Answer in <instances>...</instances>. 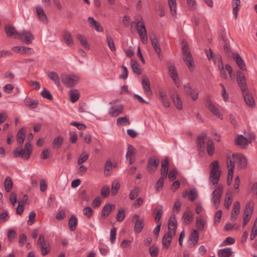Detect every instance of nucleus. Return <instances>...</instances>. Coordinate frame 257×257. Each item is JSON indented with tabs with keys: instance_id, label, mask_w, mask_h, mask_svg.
Here are the masks:
<instances>
[{
	"instance_id": "052dcab7",
	"label": "nucleus",
	"mask_w": 257,
	"mask_h": 257,
	"mask_svg": "<svg viewBox=\"0 0 257 257\" xmlns=\"http://www.w3.org/2000/svg\"><path fill=\"white\" fill-rule=\"evenodd\" d=\"M120 187V184L118 182H113L111 187L112 195H115Z\"/></svg>"
},
{
	"instance_id": "6e6552de",
	"label": "nucleus",
	"mask_w": 257,
	"mask_h": 257,
	"mask_svg": "<svg viewBox=\"0 0 257 257\" xmlns=\"http://www.w3.org/2000/svg\"><path fill=\"white\" fill-rule=\"evenodd\" d=\"M236 81L241 91L248 89L246 86V79L244 74L241 71L236 74Z\"/></svg>"
},
{
	"instance_id": "b1692460",
	"label": "nucleus",
	"mask_w": 257,
	"mask_h": 257,
	"mask_svg": "<svg viewBox=\"0 0 257 257\" xmlns=\"http://www.w3.org/2000/svg\"><path fill=\"white\" fill-rule=\"evenodd\" d=\"M183 57L184 62L190 69L194 66L193 59L190 51L183 53Z\"/></svg>"
},
{
	"instance_id": "cd10ccee",
	"label": "nucleus",
	"mask_w": 257,
	"mask_h": 257,
	"mask_svg": "<svg viewBox=\"0 0 257 257\" xmlns=\"http://www.w3.org/2000/svg\"><path fill=\"white\" fill-rule=\"evenodd\" d=\"M12 49L15 52H20L22 54H30L33 52L31 48L26 47L15 46L12 47Z\"/></svg>"
},
{
	"instance_id": "473e14b6",
	"label": "nucleus",
	"mask_w": 257,
	"mask_h": 257,
	"mask_svg": "<svg viewBox=\"0 0 257 257\" xmlns=\"http://www.w3.org/2000/svg\"><path fill=\"white\" fill-rule=\"evenodd\" d=\"M70 100L71 102L74 103L79 98V93L76 89H71L69 91Z\"/></svg>"
},
{
	"instance_id": "393cba45",
	"label": "nucleus",
	"mask_w": 257,
	"mask_h": 257,
	"mask_svg": "<svg viewBox=\"0 0 257 257\" xmlns=\"http://www.w3.org/2000/svg\"><path fill=\"white\" fill-rule=\"evenodd\" d=\"M5 31L8 37H14L15 38L18 39L16 36H19L20 33L16 30L15 28L10 25H7L5 27Z\"/></svg>"
},
{
	"instance_id": "dca6fc26",
	"label": "nucleus",
	"mask_w": 257,
	"mask_h": 257,
	"mask_svg": "<svg viewBox=\"0 0 257 257\" xmlns=\"http://www.w3.org/2000/svg\"><path fill=\"white\" fill-rule=\"evenodd\" d=\"M133 219L136 220L134 231L136 233H140L144 227V220L140 219V216L136 214L134 216Z\"/></svg>"
},
{
	"instance_id": "f3484780",
	"label": "nucleus",
	"mask_w": 257,
	"mask_h": 257,
	"mask_svg": "<svg viewBox=\"0 0 257 257\" xmlns=\"http://www.w3.org/2000/svg\"><path fill=\"white\" fill-rule=\"evenodd\" d=\"M177 228V221L175 215H172L169 219L168 231H173L174 234H176Z\"/></svg>"
},
{
	"instance_id": "338daca9",
	"label": "nucleus",
	"mask_w": 257,
	"mask_h": 257,
	"mask_svg": "<svg viewBox=\"0 0 257 257\" xmlns=\"http://www.w3.org/2000/svg\"><path fill=\"white\" fill-rule=\"evenodd\" d=\"M116 228L113 227L110 232V240L112 244L114 243L116 239Z\"/></svg>"
},
{
	"instance_id": "8fccbe9b",
	"label": "nucleus",
	"mask_w": 257,
	"mask_h": 257,
	"mask_svg": "<svg viewBox=\"0 0 257 257\" xmlns=\"http://www.w3.org/2000/svg\"><path fill=\"white\" fill-rule=\"evenodd\" d=\"M117 123L120 125H125L126 124H129L130 121L126 116L120 117L117 119Z\"/></svg>"
},
{
	"instance_id": "bb28decb",
	"label": "nucleus",
	"mask_w": 257,
	"mask_h": 257,
	"mask_svg": "<svg viewBox=\"0 0 257 257\" xmlns=\"http://www.w3.org/2000/svg\"><path fill=\"white\" fill-rule=\"evenodd\" d=\"M168 173V161L167 159L162 161L161 177L166 178Z\"/></svg>"
},
{
	"instance_id": "5fc2aeb1",
	"label": "nucleus",
	"mask_w": 257,
	"mask_h": 257,
	"mask_svg": "<svg viewBox=\"0 0 257 257\" xmlns=\"http://www.w3.org/2000/svg\"><path fill=\"white\" fill-rule=\"evenodd\" d=\"M165 179V178H163L162 177H161L159 179L155 186L156 191L159 192L162 189Z\"/></svg>"
},
{
	"instance_id": "13d9d810",
	"label": "nucleus",
	"mask_w": 257,
	"mask_h": 257,
	"mask_svg": "<svg viewBox=\"0 0 257 257\" xmlns=\"http://www.w3.org/2000/svg\"><path fill=\"white\" fill-rule=\"evenodd\" d=\"M198 197V193L195 189H191L188 193L189 200L193 201Z\"/></svg>"
},
{
	"instance_id": "774afa93",
	"label": "nucleus",
	"mask_w": 257,
	"mask_h": 257,
	"mask_svg": "<svg viewBox=\"0 0 257 257\" xmlns=\"http://www.w3.org/2000/svg\"><path fill=\"white\" fill-rule=\"evenodd\" d=\"M109 194V188L108 186L103 187L101 191V195L103 198H106Z\"/></svg>"
},
{
	"instance_id": "0eeeda50",
	"label": "nucleus",
	"mask_w": 257,
	"mask_h": 257,
	"mask_svg": "<svg viewBox=\"0 0 257 257\" xmlns=\"http://www.w3.org/2000/svg\"><path fill=\"white\" fill-rule=\"evenodd\" d=\"M136 27L137 30L142 43L144 44H147L148 43V37L145 23H142L140 25L136 26Z\"/></svg>"
},
{
	"instance_id": "9d476101",
	"label": "nucleus",
	"mask_w": 257,
	"mask_h": 257,
	"mask_svg": "<svg viewBox=\"0 0 257 257\" xmlns=\"http://www.w3.org/2000/svg\"><path fill=\"white\" fill-rule=\"evenodd\" d=\"M206 106L212 112V113L217 117L222 119V114L219 112L218 109L212 103L211 101L208 99L206 101Z\"/></svg>"
},
{
	"instance_id": "4468645a",
	"label": "nucleus",
	"mask_w": 257,
	"mask_h": 257,
	"mask_svg": "<svg viewBox=\"0 0 257 257\" xmlns=\"http://www.w3.org/2000/svg\"><path fill=\"white\" fill-rule=\"evenodd\" d=\"M160 161L158 159L155 158H151L148 160L147 164V169L149 171L154 172L156 171Z\"/></svg>"
},
{
	"instance_id": "864d4df0",
	"label": "nucleus",
	"mask_w": 257,
	"mask_h": 257,
	"mask_svg": "<svg viewBox=\"0 0 257 257\" xmlns=\"http://www.w3.org/2000/svg\"><path fill=\"white\" fill-rule=\"evenodd\" d=\"M140 192V189L138 187H135L130 193L129 197L131 200H134L138 197Z\"/></svg>"
},
{
	"instance_id": "4d7b16f0",
	"label": "nucleus",
	"mask_w": 257,
	"mask_h": 257,
	"mask_svg": "<svg viewBox=\"0 0 257 257\" xmlns=\"http://www.w3.org/2000/svg\"><path fill=\"white\" fill-rule=\"evenodd\" d=\"M26 104L27 106L31 108H36L38 104V101L37 100H33L31 99H28L26 101Z\"/></svg>"
},
{
	"instance_id": "a19ab883",
	"label": "nucleus",
	"mask_w": 257,
	"mask_h": 257,
	"mask_svg": "<svg viewBox=\"0 0 257 257\" xmlns=\"http://www.w3.org/2000/svg\"><path fill=\"white\" fill-rule=\"evenodd\" d=\"M112 207H114V205L110 204H106L103 207L102 215L104 217H107L109 215L110 213L111 212Z\"/></svg>"
},
{
	"instance_id": "f704fd0d",
	"label": "nucleus",
	"mask_w": 257,
	"mask_h": 257,
	"mask_svg": "<svg viewBox=\"0 0 257 257\" xmlns=\"http://www.w3.org/2000/svg\"><path fill=\"white\" fill-rule=\"evenodd\" d=\"M232 6L233 8V14L235 19L237 17L238 12L240 9V1L239 0H232Z\"/></svg>"
},
{
	"instance_id": "aec40b11",
	"label": "nucleus",
	"mask_w": 257,
	"mask_h": 257,
	"mask_svg": "<svg viewBox=\"0 0 257 257\" xmlns=\"http://www.w3.org/2000/svg\"><path fill=\"white\" fill-rule=\"evenodd\" d=\"M36 13L39 20L44 23H47L48 22L47 16L44 11L43 8L41 6H36Z\"/></svg>"
},
{
	"instance_id": "6ab92c4d",
	"label": "nucleus",
	"mask_w": 257,
	"mask_h": 257,
	"mask_svg": "<svg viewBox=\"0 0 257 257\" xmlns=\"http://www.w3.org/2000/svg\"><path fill=\"white\" fill-rule=\"evenodd\" d=\"M123 109V106L119 104L116 106H113L109 109L108 113L112 117H116L121 113Z\"/></svg>"
},
{
	"instance_id": "7ed1b4c3",
	"label": "nucleus",
	"mask_w": 257,
	"mask_h": 257,
	"mask_svg": "<svg viewBox=\"0 0 257 257\" xmlns=\"http://www.w3.org/2000/svg\"><path fill=\"white\" fill-rule=\"evenodd\" d=\"M222 193L223 186L221 184H218L211 195V201L216 208L220 202Z\"/></svg>"
},
{
	"instance_id": "f03ea898",
	"label": "nucleus",
	"mask_w": 257,
	"mask_h": 257,
	"mask_svg": "<svg viewBox=\"0 0 257 257\" xmlns=\"http://www.w3.org/2000/svg\"><path fill=\"white\" fill-rule=\"evenodd\" d=\"M62 83L67 87H73L77 84L80 80L79 76L72 75H69L65 73L61 75Z\"/></svg>"
},
{
	"instance_id": "79ce46f5",
	"label": "nucleus",
	"mask_w": 257,
	"mask_h": 257,
	"mask_svg": "<svg viewBox=\"0 0 257 257\" xmlns=\"http://www.w3.org/2000/svg\"><path fill=\"white\" fill-rule=\"evenodd\" d=\"M25 151H26V153L24 157L25 159L28 160L30 158L33 151V147L30 142L25 144Z\"/></svg>"
},
{
	"instance_id": "3c124183",
	"label": "nucleus",
	"mask_w": 257,
	"mask_h": 257,
	"mask_svg": "<svg viewBox=\"0 0 257 257\" xmlns=\"http://www.w3.org/2000/svg\"><path fill=\"white\" fill-rule=\"evenodd\" d=\"M173 101L178 109L181 110L183 108L182 101L178 94H177L176 97H174Z\"/></svg>"
},
{
	"instance_id": "1a4fd4ad",
	"label": "nucleus",
	"mask_w": 257,
	"mask_h": 257,
	"mask_svg": "<svg viewBox=\"0 0 257 257\" xmlns=\"http://www.w3.org/2000/svg\"><path fill=\"white\" fill-rule=\"evenodd\" d=\"M242 92L244 101L246 104L251 107H254V99L252 95V94L249 92V90L246 89L244 91H242Z\"/></svg>"
},
{
	"instance_id": "4c0bfd02",
	"label": "nucleus",
	"mask_w": 257,
	"mask_h": 257,
	"mask_svg": "<svg viewBox=\"0 0 257 257\" xmlns=\"http://www.w3.org/2000/svg\"><path fill=\"white\" fill-rule=\"evenodd\" d=\"M235 163V161L234 158H233V154L231 157H228L227 158V168L228 169V172H233V169L234 168V165Z\"/></svg>"
},
{
	"instance_id": "bf43d9fd",
	"label": "nucleus",
	"mask_w": 257,
	"mask_h": 257,
	"mask_svg": "<svg viewBox=\"0 0 257 257\" xmlns=\"http://www.w3.org/2000/svg\"><path fill=\"white\" fill-rule=\"evenodd\" d=\"M63 143V139L62 138L58 137L54 140L53 144L54 148H59Z\"/></svg>"
},
{
	"instance_id": "f257e3e1",
	"label": "nucleus",
	"mask_w": 257,
	"mask_h": 257,
	"mask_svg": "<svg viewBox=\"0 0 257 257\" xmlns=\"http://www.w3.org/2000/svg\"><path fill=\"white\" fill-rule=\"evenodd\" d=\"M211 169L209 180L213 184H217L219 180L221 172L219 170V163L217 161H213L210 165Z\"/></svg>"
},
{
	"instance_id": "f8f14e48",
	"label": "nucleus",
	"mask_w": 257,
	"mask_h": 257,
	"mask_svg": "<svg viewBox=\"0 0 257 257\" xmlns=\"http://www.w3.org/2000/svg\"><path fill=\"white\" fill-rule=\"evenodd\" d=\"M152 45L153 48L156 53L157 54L158 57L159 59H162L163 56L161 53V49L160 46L159 44L158 43V41L156 39L155 36L153 37L152 36L150 37Z\"/></svg>"
},
{
	"instance_id": "49530a36",
	"label": "nucleus",
	"mask_w": 257,
	"mask_h": 257,
	"mask_svg": "<svg viewBox=\"0 0 257 257\" xmlns=\"http://www.w3.org/2000/svg\"><path fill=\"white\" fill-rule=\"evenodd\" d=\"M106 42L110 49L112 51H115L116 50L113 40L109 35H106Z\"/></svg>"
},
{
	"instance_id": "ea45409f",
	"label": "nucleus",
	"mask_w": 257,
	"mask_h": 257,
	"mask_svg": "<svg viewBox=\"0 0 257 257\" xmlns=\"http://www.w3.org/2000/svg\"><path fill=\"white\" fill-rule=\"evenodd\" d=\"M13 183L11 178L10 176H7L4 182V186L6 191L7 192L11 191L13 187Z\"/></svg>"
},
{
	"instance_id": "5701e85b",
	"label": "nucleus",
	"mask_w": 257,
	"mask_h": 257,
	"mask_svg": "<svg viewBox=\"0 0 257 257\" xmlns=\"http://www.w3.org/2000/svg\"><path fill=\"white\" fill-rule=\"evenodd\" d=\"M232 56L238 67L242 70H245L246 69L245 64L240 56L237 53H233Z\"/></svg>"
},
{
	"instance_id": "7c9ffc66",
	"label": "nucleus",
	"mask_w": 257,
	"mask_h": 257,
	"mask_svg": "<svg viewBox=\"0 0 257 257\" xmlns=\"http://www.w3.org/2000/svg\"><path fill=\"white\" fill-rule=\"evenodd\" d=\"M163 206L162 205H158L155 209V221L156 223H161L160 220L161 218L162 215L163 214Z\"/></svg>"
},
{
	"instance_id": "2f4dec72",
	"label": "nucleus",
	"mask_w": 257,
	"mask_h": 257,
	"mask_svg": "<svg viewBox=\"0 0 257 257\" xmlns=\"http://www.w3.org/2000/svg\"><path fill=\"white\" fill-rule=\"evenodd\" d=\"M48 77L57 86H59L60 85V78L58 75L54 71L49 72L47 74Z\"/></svg>"
},
{
	"instance_id": "20e7f679",
	"label": "nucleus",
	"mask_w": 257,
	"mask_h": 257,
	"mask_svg": "<svg viewBox=\"0 0 257 257\" xmlns=\"http://www.w3.org/2000/svg\"><path fill=\"white\" fill-rule=\"evenodd\" d=\"M233 158H234L237 166L240 169H243L246 167L247 161L244 155L241 154H234Z\"/></svg>"
},
{
	"instance_id": "37998d69",
	"label": "nucleus",
	"mask_w": 257,
	"mask_h": 257,
	"mask_svg": "<svg viewBox=\"0 0 257 257\" xmlns=\"http://www.w3.org/2000/svg\"><path fill=\"white\" fill-rule=\"evenodd\" d=\"M214 147L213 142L211 139H208L207 142V151L209 156H211L214 154Z\"/></svg>"
},
{
	"instance_id": "58836bf2",
	"label": "nucleus",
	"mask_w": 257,
	"mask_h": 257,
	"mask_svg": "<svg viewBox=\"0 0 257 257\" xmlns=\"http://www.w3.org/2000/svg\"><path fill=\"white\" fill-rule=\"evenodd\" d=\"M78 220L77 218L72 215L69 219L68 221V225L69 226V228L71 231H73L75 230L76 228V226L77 224Z\"/></svg>"
},
{
	"instance_id": "e2e57ef3",
	"label": "nucleus",
	"mask_w": 257,
	"mask_h": 257,
	"mask_svg": "<svg viewBox=\"0 0 257 257\" xmlns=\"http://www.w3.org/2000/svg\"><path fill=\"white\" fill-rule=\"evenodd\" d=\"M125 217L124 210L123 209H119L116 215V219L118 222H121Z\"/></svg>"
},
{
	"instance_id": "a18cd8bd",
	"label": "nucleus",
	"mask_w": 257,
	"mask_h": 257,
	"mask_svg": "<svg viewBox=\"0 0 257 257\" xmlns=\"http://www.w3.org/2000/svg\"><path fill=\"white\" fill-rule=\"evenodd\" d=\"M17 142L19 144H22L24 143L25 139V132L23 128H22L19 130L17 134Z\"/></svg>"
},
{
	"instance_id": "c85d7f7f",
	"label": "nucleus",
	"mask_w": 257,
	"mask_h": 257,
	"mask_svg": "<svg viewBox=\"0 0 257 257\" xmlns=\"http://www.w3.org/2000/svg\"><path fill=\"white\" fill-rule=\"evenodd\" d=\"M193 213L191 211H186L182 216V220L185 224H189L193 219Z\"/></svg>"
},
{
	"instance_id": "9b49d317",
	"label": "nucleus",
	"mask_w": 257,
	"mask_h": 257,
	"mask_svg": "<svg viewBox=\"0 0 257 257\" xmlns=\"http://www.w3.org/2000/svg\"><path fill=\"white\" fill-rule=\"evenodd\" d=\"M199 240V233L197 230H194L191 233L188 244L190 247H193L197 244Z\"/></svg>"
},
{
	"instance_id": "a878e982",
	"label": "nucleus",
	"mask_w": 257,
	"mask_h": 257,
	"mask_svg": "<svg viewBox=\"0 0 257 257\" xmlns=\"http://www.w3.org/2000/svg\"><path fill=\"white\" fill-rule=\"evenodd\" d=\"M254 207V203L253 201H249L246 204L244 211L243 212L244 215H247L251 216L253 212Z\"/></svg>"
},
{
	"instance_id": "603ef678",
	"label": "nucleus",
	"mask_w": 257,
	"mask_h": 257,
	"mask_svg": "<svg viewBox=\"0 0 257 257\" xmlns=\"http://www.w3.org/2000/svg\"><path fill=\"white\" fill-rule=\"evenodd\" d=\"M78 40L80 41V44L86 49H89V46L86 39L81 35H78L77 36Z\"/></svg>"
},
{
	"instance_id": "2eb2a0df",
	"label": "nucleus",
	"mask_w": 257,
	"mask_h": 257,
	"mask_svg": "<svg viewBox=\"0 0 257 257\" xmlns=\"http://www.w3.org/2000/svg\"><path fill=\"white\" fill-rule=\"evenodd\" d=\"M175 235L173 231H168L163 236L162 239V244L166 248H168L173 236Z\"/></svg>"
},
{
	"instance_id": "39448f33",
	"label": "nucleus",
	"mask_w": 257,
	"mask_h": 257,
	"mask_svg": "<svg viewBox=\"0 0 257 257\" xmlns=\"http://www.w3.org/2000/svg\"><path fill=\"white\" fill-rule=\"evenodd\" d=\"M16 37L26 44H31L34 39L33 35L30 31L25 30L20 32L19 36H16Z\"/></svg>"
},
{
	"instance_id": "09e8293b",
	"label": "nucleus",
	"mask_w": 257,
	"mask_h": 257,
	"mask_svg": "<svg viewBox=\"0 0 257 257\" xmlns=\"http://www.w3.org/2000/svg\"><path fill=\"white\" fill-rule=\"evenodd\" d=\"M89 154L84 152L81 154L79 157L77 163L78 165H81L86 162L89 157Z\"/></svg>"
},
{
	"instance_id": "c03bdc74",
	"label": "nucleus",
	"mask_w": 257,
	"mask_h": 257,
	"mask_svg": "<svg viewBox=\"0 0 257 257\" xmlns=\"http://www.w3.org/2000/svg\"><path fill=\"white\" fill-rule=\"evenodd\" d=\"M131 65L132 66V70L135 73L137 74L138 75L141 74V69L139 67H138V63L136 60L134 59L132 60L131 61Z\"/></svg>"
},
{
	"instance_id": "de8ad7c7",
	"label": "nucleus",
	"mask_w": 257,
	"mask_h": 257,
	"mask_svg": "<svg viewBox=\"0 0 257 257\" xmlns=\"http://www.w3.org/2000/svg\"><path fill=\"white\" fill-rule=\"evenodd\" d=\"M25 151L23 149H20L19 148H16L13 152V155L15 157L18 158L21 157L23 158L24 156L25 155Z\"/></svg>"
},
{
	"instance_id": "0e129e2a",
	"label": "nucleus",
	"mask_w": 257,
	"mask_h": 257,
	"mask_svg": "<svg viewBox=\"0 0 257 257\" xmlns=\"http://www.w3.org/2000/svg\"><path fill=\"white\" fill-rule=\"evenodd\" d=\"M135 148L133 146L128 145L127 146V152L125 155L126 158L133 157L135 155Z\"/></svg>"
},
{
	"instance_id": "c9c22d12",
	"label": "nucleus",
	"mask_w": 257,
	"mask_h": 257,
	"mask_svg": "<svg viewBox=\"0 0 257 257\" xmlns=\"http://www.w3.org/2000/svg\"><path fill=\"white\" fill-rule=\"evenodd\" d=\"M233 195L232 192H227L225 195L224 206L227 209H229L232 204Z\"/></svg>"
},
{
	"instance_id": "e433bc0d",
	"label": "nucleus",
	"mask_w": 257,
	"mask_h": 257,
	"mask_svg": "<svg viewBox=\"0 0 257 257\" xmlns=\"http://www.w3.org/2000/svg\"><path fill=\"white\" fill-rule=\"evenodd\" d=\"M207 134L206 133H203L201 135L197 137L198 147L199 150L202 151L204 146V140L206 138Z\"/></svg>"
},
{
	"instance_id": "72a5a7b5",
	"label": "nucleus",
	"mask_w": 257,
	"mask_h": 257,
	"mask_svg": "<svg viewBox=\"0 0 257 257\" xmlns=\"http://www.w3.org/2000/svg\"><path fill=\"white\" fill-rule=\"evenodd\" d=\"M63 39L65 43L69 46H72L73 45V41L72 36L69 32L65 31L63 34Z\"/></svg>"
},
{
	"instance_id": "423d86ee",
	"label": "nucleus",
	"mask_w": 257,
	"mask_h": 257,
	"mask_svg": "<svg viewBox=\"0 0 257 257\" xmlns=\"http://www.w3.org/2000/svg\"><path fill=\"white\" fill-rule=\"evenodd\" d=\"M184 90L186 94L190 95L193 100L195 101L197 99L198 96V90L197 89L193 88L189 83L184 85Z\"/></svg>"
},
{
	"instance_id": "412c9836",
	"label": "nucleus",
	"mask_w": 257,
	"mask_h": 257,
	"mask_svg": "<svg viewBox=\"0 0 257 257\" xmlns=\"http://www.w3.org/2000/svg\"><path fill=\"white\" fill-rule=\"evenodd\" d=\"M88 22L90 26L93 28L97 32H102L103 31V27L98 22L95 21L93 17H88Z\"/></svg>"
},
{
	"instance_id": "a211bd4d",
	"label": "nucleus",
	"mask_w": 257,
	"mask_h": 257,
	"mask_svg": "<svg viewBox=\"0 0 257 257\" xmlns=\"http://www.w3.org/2000/svg\"><path fill=\"white\" fill-rule=\"evenodd\" d=\"M250 143V142L242 135H238L235 141L236 145L240 146L243 148H245Z\"/></svg>"
},
{
	"instance_id": "c756f323",
	"label": "nucleus",
	"mask_w": 257,
	"mask_h": 257,
	"mask_svg": "<svg viewBox=\"0 0 257 257\" xmlns=\"http://www.w3.org/2000/svg\"><path fill=\"white\" fill-rule=\"evenodd\" d=\"M233 253L231 247H227L219 249L218 251L219 257H229Z\"/></svg>"
},
{
	"instance_id": "4be33fe9",
	"label": "nucleus",
	"mask_w": 257,
	"mask_h": 257,
	"mask_svg": "<svg viewBox=\"0 0 257 257\" xmlns=\"http://www.w3.org/2000/svg\"><path fill=\"white\" fill-rule=\"evenodd\" d=\"M168 71L169 73V75L170 77L172 78L173 80L174 81V83L176 84V85L178 86H179V83H178V74L176 71V67L174 65H171L169 66L168 67Z\"/></svg>"
},
{
	"instance_id": "680f3d73",
	"label": "nucleus",
	"mask_w": 257,
	"mask_h": 257,
	"mask_svg": "<svg viewBox=\"0 0 257 257\" xmlns=\"http://www.w3.org/2000/svg\"><path fill=\"white\" fill-rule=\"evenodd\" d=\"M41 95L43 97L47 98L48 100H52L53 99V96L50 92L46 88L44 89L43 91L41 92Z\"/></svg>"
},
{
	"instance_id": "69168bd1",
	"label": "nucleus",
	"mask_w": 257,
	"mask_h": 257,
	"mask_svg": "<svg viewBox=\"0 0 257 257\" xmlns=\"http://www.w3.org/2000/svg\"><path fill=\"white\" fill-rule=\"evenodd\" d=\"M158 248L157 247L152 246L149 248V252L152 257H157L158 254Z\"/></svg>"
},
{
	"instance_id": "ddd939ff",
	"label": "nucleus",
	"mask_w": 257,
	"mask_h": 257,
	"mask_svg": "<svg viewBox=\"0 0 257 257\" xmlns=\"http://www.w3.org/2000/svg\"><path fill=\"white\" fill-rule=\"evenodd\" d=\"M142 86L146 95L148 97H151L152 92L150 88V82L148 77H144L143 78Z\"/></svg>"
},
{
	"instance_id": "6e6d98bb",
	"label": "nucleus",
	"mask_w": 257,
	"mask_h": 257,
	"mask_svg": "<svg viewBox=\"0 0 257 257\" xmlns=\"http://www.w3.org/2000/svg\"><path fill=\"white\" fill-rule=\"evenodd\" d=\"M168 4L172 15H175L176 13V0H168Z\"/></svg>"
}]
</instances>
